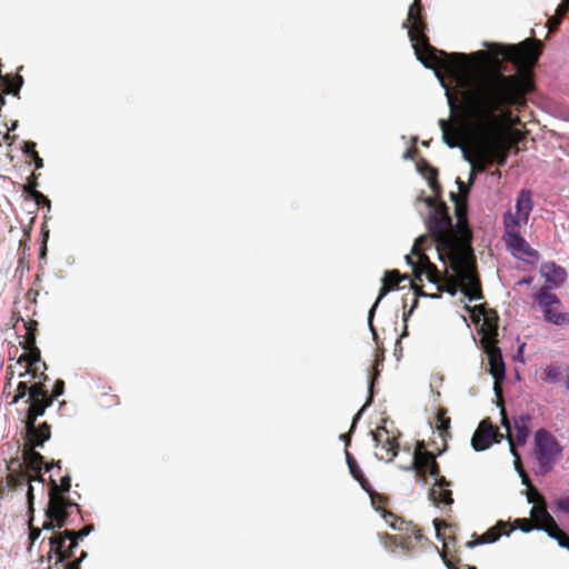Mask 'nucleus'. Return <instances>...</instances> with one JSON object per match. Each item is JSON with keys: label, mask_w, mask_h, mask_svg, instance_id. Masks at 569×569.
<instances>
[{"label": "nucleus", "mask_w": 569, "mask_h": 569, "mask_svg": "<svg viewBox=\"0 0 569 569\" xmlns=\"http://www.w3.org/2000/svg\"><path fill=\"white\" fill-rule=\"evenodd\" d=\"M540 254L539 252L531 248L530 244L527 247V249L523 251V259L527 264L536 266L539 261Z\"/></svg>", "instance_id": "c9c22d12"}, {"label": "nucleus", "mask_w": 569, "mask_h": 569, "mask_svg": "<svg viewBox=\"0 0 569 569\" xmlns=\"http://www.w3.org/2000/svg\"><path fill=\"white\" fill-rule=\"evenodd\" d=\"M557 543L560 548L569 550V542H566L561 538L557 541Z\"/></svg>", "instance_id": "338daca9"}, {"label": "nucleus", "mask_w": 569, "mask_h": 569, "mask_svg": "<svg viewBox=\"0 0 569 569\" xmlns=\"http://www.w3.org/2000/svg\"><path fill=\"white\" fill-rule=\"evenodd\" d=\"M495 536H499V538L502 536L501 533H497L493 529H489L487 530L483 535H482V538L481 539H485V538H493Z\"/></svg>", "instance_id": "bf43d9fd"}, {"label": "nucleus", "mask_w": 569, "mask_h": 569, "mask_svg": "<svg viewBox=\"0 0 569 569\" xmlns=\"http://www.w3.org/2000/svg\"><path fill=\"white\" fill-rule=\"evenodd\" d=\"M370 435L372 437V441L376 445V448L380 447V449L382 451H385L387 455L390 456L387 459V462H390L397 456L398 445L393 440H391L389 437H387V439L382 442V440L379 438V436L376 432L370 431Z\"/></svg>", "instance_id": "b1692460"}, {"label": "nucleus", "mask_w": 569, "mask_h": 569, "mask_svg": "<svg viewBox=\"0 0 569 569\" xmlns=\"http://www.w3.org/2000/svg\"><path fill=\"white\" fill-rule=\"evenodd\" d=\"M31 159H32V163H33L36 170H40L43 168V166H44L43 159L40 158L39 154L34 156Z\"/></svg>", "instance_id": "864d4df0"}, {"label": "nucleus", "mask_w": 569, "mask_h": 569, "mask_svg": "<svg viewBox=\"0 0 569 569\" xmlns=\"http://www.w3.org/2000/svg\"><path fill=\"white\" fill-rule=\"evenodd\" d=\"M457 56L466 62L469 60V57H473L477 60L476 63L478 67H482L488 63V57L483 51H475L471 54L457 53Z\"/></svg>", "instance_id": "72a5a7b5"}, {"label": "nucleus", "mask_w": 569, "mask_h": 569, "mask_svg": "<svg viewBox=\"0 0 569 569\" xmlns=\"http://www.w3.org/2000/svg\"><path fill=\"white\" fill-rule=\"evenodd\" d=\"M47 523L43 526L44 530L51 531L56 528H61L68 521L69 515L61 503L53 497H50L49 506L46 510Z\"/></svg>", "instance_id": "9d476101"}, {"label": "nucleus", "mask_w": 569, "mask_h": 569, "mask_svg": "<svg viewBox=\"0 0 569 569\" xmlns=\"http://www.w3.org/2000/svg\"><path fill=\"white\" fill-rule=\"evenodd\" d=\"M555 506L557 511L569 516V497L559 498Z\"/></svg>", "instance_id": "79ce46f5"}, {"label": "nucleus", "mask_w": 569, "mask_h": 569, "mask_svg": "<svg viewBox=\"0 0 569 569\" xmlns=\"http://www.w3.org/2000/svg\"><path fill=\"white\" fill-rule=\"evenodd\" d=\"M500 413H501V421H500V425L501 427L507 431L506 435H509V431L511 429V425H510V421L508 420V418L505 416L503 413V409L501 408L500 409Z\"/></svg>", "instance_id": "8fccbe9b"}, {"label": "nucleus", "mask_w": 569, "mask_h": 569, "mask_svg": "<svg viewBox=\"0 0 569 569\" xmlns=\"http://www.w3.org/2000/svg\"><path fill=\"white\" fill-rule=\"evenodd\" d=\"M47 387L42 383L29 385V382L20 381L17 385V395L13 401L23 399L27 397V401H30L39 391H43Z\"/></svg>", "instance_id": "412c9836"}, {"label": "nucleus", "mask_w": 569, "mask_h": 569, "mask_svg": "<svg viewBox=\"0 0 569 569\" xmlns=\"http://www.w3.org/2000/svg\"><path fill=\"white\" fill-rule=\"evenodd\" d=\"M380 372L378 369H376V372L375 375H370L368 377V380H367V388H368V396H367V400L366 402L363 403V406L358 410V412L353 416L352 418V422H351V427H350V431L347 432V433H341L339 436V439L341 441H343L346 443V446L348 447L349 443H350V440H351V432L355 431L356 429V426L357 423L359 422V420L361 419L362 415L366 412V410L371 406V403L373 402V398H375V392H373V386H375V382L376 380L378 379Z\"/></svg>", "instance_id": "1a4fd4ad"}, {"label": "nucleus", "mask_w": 569, "mask_h": 569, "mask_svg": "<svg viewBox=\"0 0 569 569\" xmlns=\"http://www.w3.org/2000/svg\"><path fill=\"white\" fill-rule=\"evenodd\" d=\"M486 49H493L497 48L498 50L495 52L497 56H505V52L501 50V44L497 42H490V41H482L481 43Z\"/></svg>", "instance_id": "de8ad7c7"}, {"label": "nucleus", "mask_w": 569, "mask_h": 569, "mask_svg": "<svg viewBox=\"0 0 569 569\" xmlns=\"http://www.w3.org/2000/svg\"><path fill=\"white\" fill-rule=\"evenodd\" d=\"M87 557L86 551H81L80 559L73 563H69L67 569H80V562Z\"/></svg>", "instance_id": "603ef678"}, {"label": "nucleus", "mask_w": 569, "mask_h": 569, "mask_svg": "<svg viewBox=\"0 0 569 569\" xmlns=\"http://www.w3.org/2000/svg\"><path fill=\"white\" fill-rule=\"evenodd\" d=\"M418 1L419 0H413V3L409 7L408 17L406 21L402 22V28L408 30V38L410 40L411 48L415 51L416 59L423 66V68L433 71V74L440 86L446 90L449 107L452 108L451 96L447 89L443 78L422 53V51H425L429 56H432L437 50L429 43V39L427 37L428 26L422 16V8L417 4Z\"/></svg>", "instance_id": "f03ea898"}, {"label": "nucleus", "mask_w": 569, "mask_h": 569, "mask_svg": "<svg viewBox=\"0 0 569 569\" xmlns=\"http://www.w3.org/2000/svg\"><path fill=\"white\" fill-rule=\"evenodd\" d=\"M36 147L37 143L31 140L23 141L21 146V152L28 158H33L34 156L38 154Z\"/></svg>", "instance_id": "58836bf2"}, {"label": "nucleus", "mask_w": 569, "mask_h": 569, "mask_svg": "<svg viewBox=\"0 0 569 569\" xmlns=\"http://www.w3.org/2000/svg\"><path fill=\"white\" fill-rule=\"evenodd\" d=\"M418 303H419V302H418V299H417V298H415V299H413V302H412L411 308H410L407 312H405V313H403V322H405V323H407L408 318L412 315L413 310L418 307ZM406 336H408V328H407V325H405V328H403V330H402V332H401L400 337H399V338L397 339V341H396L395 355L397 356V358H398V359H399V355L401 353V350H402V349H401V342H400V340H401L403 337H406Z\"/></svg>", "instance_id": "c756f323"}, {"label": "nucleus", "mask_w": 569, "mask_h": 569, "mask_svg": "<svg viewBox=\"0 0 569 569\" xmlns=\"http://www.w3.org/2000/svg\"><path fill=\"white\" fill-rule=\"evenodd\" d=\"M499 540V536H495L493 538H485V539H478L476 536H473V539L466 542V548L473 549L478 546H482L486 543H495Z\"/></svg>", "instance_id": "e433bc0d"}, {"label": "nucleus", "mask_w": 569, "mask_h": 569, "mask_svg": "<svg viewBox=\"0 0 569 569\" xmlns=\"http://www.w3.org/2000/svg\"><path fill=\"white\" fill-rule=\"evenodd\" d=\"M30 441L33 447L42 448L51 437L50 426L43 422L39 426L30 425L29 427Z\"/></svg>", "instance_id": "a211bd4d"}, {"label": "nucleus", "mask_w": 569, "mask_h": 569, "mask_svg": "<svg viewBox=\"0 0 569 569\" xmlns=\"http://www.w3.org/2000/svg\"><path fill=\"white\" fill-rule=\"evenodd\" d=\"M64 393V381L61 379L56 380L53 385V397L51 399H57Z\"/></svg>", "instance_id": "c03bdc74"}, {"label": "nucleus", "mask_w": 569, "mask_h": 569, "mask_svg": "<svg viewBox=\"0 0 569 569\" xmlns=\"http://www.w3.org/2000/svg\"><path fill=\"white\" fill-rule=\"evenodd\" d=\"M381 288L379 290V293H378V297L377 299L375 300V302L372 303V306L370 307L369 311H368V317H367V322H368V327H369V330L371 332V336H372V339L376 340L378 335H377V331L373 327V318H375V315H376V310L379 306V303L382 301V299L391 291V290H395L392 287H388L387 282L381 279Z\"/></svg>", "instance_id": "6ab92c4d"}, {"label": "nucleus", "mask_w": 569, "mask_h": 569, "mask_svg": "<svg viewBox=\"0 0 569 569\" xmlns=\"http://www.w3.org/2000/svg\"><path fill=\"white\" fill-rule=\"evenodd\" d=\"M553 289H550V286H542L535 295L533 300L537 306L540 308L542 316L552 311V307L561 306V301L559 297L551 292Z\"/></svg>", "instance_id": "ddd939ff"}, {"label": "nucleus", "mask_w": 569, "mask_h": 569, "mask_svg": "<svg viewBox=\"0 0 569 569\" xmlns=\"http://www.w3.org/2000/svg\"><path fill=\"white\" fill-rule=\"evenodd\" d=\"M568 9H569V2H561L560 4H558V7L556 9V14L558 17L552 20L556 27L560 24L561 18L567 13Z\"/></svg>", "instance_id": "a19ab883"}, {"label": "nucleus", "mask_w": 569, "mask_h": 569, "mask_svg": "<svg viewBox=\"0 0 569 569\" xmlns=\"http://www.w3.org/2000/svg\"><path fill=\"white\" fill-rule=\"evenodd\" d=\"M539 271L545 279V286H550V289H559L568 279L566 268L555 261L542 262Z\"/></svg>", "instance_id": "0eeeda50"}, {"label": "nucleus", "mask_w": 569, "mask_h": 569, "mask_svg": "<svg viewBox=\"0 0 569 569\" xmlns=\"http://www.w3.org/2000/svg\"><path fill=\"white\" fill-rule=\"evenodd\" d=\"M345 455H346V462H347L348 467L351 466L353 462H358L356 460V458L353 457V455L350 453L348 450H346Z\"/></svg>", "instance_id": "4d7b16f0"}, {"label": "nucleus", "mask_w": 569, "mask_h": 569, "mask_svg": "<svg viewBox=\"0 0 569 569\" xmlns=\"http://www.w3.org/2000/svg\"><path fill=\"white\" fill-rule=\"evenodd\" d=\"M461 279L470 289L478 290L479 281L473 270L466 268L461 271Z\"/></svg>", "instance_id": "2f4dec72"}, {"label": "nucleus", "mask_w": 569, "mask_h": 569, "mask_svg": "<svg viewBox=\"0 0 569 569\" xmlns=\"http://www.w3.org/2000/svg\"><path fill=\"white\" fill-rule=\"evenodd\" d=\"M47 369V366L44 362L41 361L39 358V352L37 351L36 355L30 356L29 358V366L28 368L19 373V377H26L28 375H31L33 378H43L44 381L49 380V377L46 376L44 370Z\"/></svg>", "instance_id": "aec40b11"}, {"label": "nucleus", "mask_w": 569, "mask_h": 569, "mask_svg": "<svg viewBox=\"0 0 569 569\" xmlns=\"http://www.w3.org/2000/svg\"><path fill=\"white\" fill-rule=\"evenodd\" d=\"M425 203L429 208L428 217L425 220L427 230L435 236L443 233L446 230V224L442 217L435 208L433 200L431 198H426Z\"/></svg>", "instance_id": "dca6fc26"}, {"label": "nucleus", "mask_w": 569, "mask_h": 569, "mask_svg": "<svg viewBox=\"0 0 569 569\" xmlns=\"http://www.w3.org/2000/svg\"><path fill=\"white\" fill-rule=\"evenodd\" d=\"M533 206L532 192L529 189H522L516 198L515 214L523 218L525 222H527Z\"/></svg>", "instance_id": "f3484780"}, {"label": "nucleus", "mask_w": 569, "mask_h": 569, "mask_svg": "<svg viewBox=\"0 0 569 569\" xmlns=\"http://www.w3.org/2000/svg\"><path fill=\"white\" fill-rule=\"evenodd\" d=\"M60 488L62 491V495H68L71 488V478L69 475L63 476L60 479Z\"/></svg>", "instance_id": "a18cd8bd"}, {"label": "nucleus", "mask_w": 569, "mask_h": 569, "mask_svg": "<svg viewBox=\"0 0 569 569\" xmlns=\"http://www.w3.org/2000/svg\"><path fill=\"white\" fill-rule=\"evenodd\" d=\"M29 237H30V231L27 232V237L24 239L20 240V247H22L23 250L29 249Z\"/></svg>", "instance_id": "052dcab7"}, {"label": "nucleus", "mask_w": 569, "mask_h": 569, "mask_svg": "<svg viewBox=\"0 0 569 569\" xmlns=\"http://www.w3.org/2000/svg\"><path fill=\"white\" fill-rule=\"evenodd\" d=\"M402 158H403L405 160H411V159L413 158V153H412V151H411L410 149H407V150L403 152Z\"/></svg>", "instance_id": "69168bd1"}, {"label": "nucleus", "mask_w": 569, "mask_h": 569, "mask_svg": "<svg viewBox=\"0 0 569 569\" xmlns=\"http://www.w3.org/2000/svg\"><path fill=\"white\" fill-rule=\"evenodd\" d=\"M463 200L460 199L459 193L455 191L449 192V199L455 204V213L458 220V223L465 222L467 218V210H468V199L463 198Z\"/></svg>", "instance_id": "393cba45"}, {"label": "nucleus", "mask_w": 569, "mask_h": 569, "mask_svg": "<svg viewBox=\"0 0 569 569\" xmlns=\"http://www.w3.org/2000/svg\"><path fill=\"white\" fill-rule=\"evenodd\" d=\"M7 487L10 491H23L27 487V506H28V512L33 511L34 506V493H33V487L30 483L29 480H27L23 476L20 475H11L7 479Z\"/></svg>", "instance_id": "4468645a"}, {"label": "nucleus", "mask_w": 569, "mask_h": 569, "mask_svg": "<svg viewBox=\"0 0 569 569\" xmlns=\"http://www.w3.org/2000/svg\"><path fill=\"white\" fill-rule=\"evenodd\" d=\"M532 280V277H525L517 282V286H530Z\"/></svg>", "instance_id": "13d9d810"}, {"label": "nucleus", "mask_w": 569, "mask_h": 569, "mask_svg": "<svg viewBox=\"0 0 569 569\" xmlns=\"http://www.w3.org/2000/svg\"><path fill=\"white\" fill-rule=\"evenodd\" d=\"M532 418L529 413H521L513 418V427L516 430L515 442L518 447H523L532 431L531 427Z\"/></svg>", "instance_id": "2eb2a0df"}, {"label": "nucleus", "mask_w": 569, "mask_h": 569, "mask_svg": "<svg viewBox=\"0 0 569 569\" xmlns=\"http://www.w3.org/2000/svg\"><path fill=\"white\" fill-rule=\"evenodd\" d=\"M28 403L27 418L30 425H33L39 417L46 413V410L52 406L53 399L49 395L48 388L43 391H39L34 398Z\"/></svg>", "instance_id": "6e6552de"}, {"label": "nucleus", "mask_w": 569, "mask_h": 569, "mask_svg": "<svg viewBox=\"0 0 569 569\" xmlns=\"http://www.w3.org/2000/svg\"><path fill=\"white\" fill-rule=\"evenodd\" d=\"M563 386H565V389L567 391H569V369H568V373H567V376L565 378Z\"/></svg>", "instance_id": "774afa93"}, {"label": "nucleus", "mask_w": 569, "mask_h": 569, "mask_svg": "<svg viewBox=\"0 0 569 569\" xmlns=\"http://www.w3.org/2000/svg\"><path fill=\"white\" fill-rule=\"evenodd\" d=\"M537 531L545 532L550 539L558 541L560 537L550 528L543 526H535Z\"/></svg>", "instance_id": "49530a36"}, {"label": "nucleus", "mask_w": 569, "mask_h": 569, "mask_svg": "<svg viewBox=\"0 0 569 569\" xmlns=\"http://www.w3.org/2000/svg\"><path fill=\"white\" fill-rule=\"evenodd\" d=\"M543 320L547 323H551L557 327L569 325V312L551 311L543 316Z\"/></svg>", "instance_id": "cd10ccee"}, {"label": "nucleus", "mask_w": 569, "mask_h": 569, "mask_svg": "<svg viewBox=\"0 0 569 569\" xmlns=\"http://www.w3.org/2000/svg\"><path fill=\"white\" fill-rule=\"evenodd\" d=\"M93 530V526H87L77 532L64 531L63 533L50 537V546L64 551L63 555H57V562L63 563L67 557H71L74 549H77L79 541L89 536Z\"/></svg>", "instance_id": "423d86ee"}, {"label": "nucleus", "mask_w": 569, "mask_h": 569, "mask_svg": "<svg viewBox=\"0 0 569 569\" xmlns=\"http://www.w3.org/2000/svg\"><path fill=\"white\" fill-rule=\"evenodd\" d=\"M442 142L449 148V149H457L460 147V142L456 141L453 138L450 137L449 131L443 130L442 133Z\"/></svg>", "instance_id": "37998d69"}, {"label": "nucleus", "mask_w": 569, "mask_h": 569, "mask_svg": "<svg viewBox=\"0 0 569 569\" xmlns=\"http://www.w3.org/2000/svg\"><path fill=\"white\" fill-rule=\"evenodd\" d=\"M525 343H521L517 350V353L513 356L515 360H518V361H521L523 362V349H525Z\"/></svg>", "instance_id": "5fc2aeb1"}, {"label": "nucleus", "mask_w": 569, "mask_h": 569, "mask_svg": "<svg viewBox=\"0 0 569 569\" xmlns=\"http://www.w3.org/2000/svg\"><path fill=\"white\" fill-rule=\"evenodd\" d=\"M522 222H525L523 218H521V217H519L517 214H512L510 209H508L503 213V228H505V232H508V231H519L518 229L520 228Z\"/></svg>", "instance_id": "a878e982"}, {"label": "nucleus", "mask_w": 569, "mask_h": 569, "mask_svg": "<svg viewBox=\"0 0 569 569\" xmlns=\"http://www.w3.org/2000/svg\"><path fill=\"white\" fill-rule=\"evenodd\" d=\"M562 450V446L549 430L546 428L537 429L533 433L532 449L533 458L538 465L533 470L535 475L545 477L552 472Z\"/></svg>", "instance_id": "20e7f679"}, {"label": "nucleus", "mask_w": 569, "mask_h": 569, "mask_svg": "<svg viewBox=\"0 0 569 569\" xmlns=\"http://www.w3.org/2000/svg\"><path fill=\"white\" fill-rule=\"evenodd\" d=\"M475 179H476L475 166L471 167L467 184L462 180H460L459 178L456 179V183L458 186L460 196H462L466 199H469L471 189H472L473 183H475Z\"/></svg>", "instance_id": "c85d7f7f"}, {"label": "nucleus", "mask_w": 569, "mask_h": 569, "mask_svg": "<svg viewBox=\"0 0 569 569\" xmlns=\"http://www.w3.org/2000/svg\"><path fill=\"white\" fill-rule=\"evenodd\" d=\"M502 241L506 246V250L515 259H523V251L529 246V242L522 237L520 231L503 232Z\"/></svg>", "instance_id": "9b49d317"}, {"label": "nucleus", "mask_w": 569, "mask_h": 569, "mask_svg": "<svg viewBox=\"0 0 569 569\" xmlns=\"http://www.w3.org/2000/svg\"><path fill=\"white\" fill-rule=\"evenodd\" d=\"M489 362V373L495 381H502L506 379V365L502 351L498 346H493L486 351Z\"/></svg>", "instance_id": "f8f14e48"}, {"label": "nucleus", "mask_w": 569, "mask_h": 569, "mask_svg": "<svg viewBox=\"0 0 569 569\" xmlns=\"http://www.w3.org/2000/svg\"><path fill=\"white\" fill-rule=\"evenodd\" d=\"M349 472L352 478L360 485L362 490L366 491L371 498L373 495H377L358 462H353L351 466H349Z\"/></svg>", "instance_id": "5701e85b"}, {"label": "nucleus", "mask_w": 569, "mask_h": 569, "mask_svg": "<svg viewBox=\"0 0 569 569\" xmlns=\"http://www.w3.org/2000/svg\"><path fill=\"white\" fill-rule=\"evenodd\" d=\"M405 261H406L407 266H409L412 269V271H416V266H418V264L413 261V259L410 257V254L405 256Z\"/></svg>", "instance_id": "6e6d98bb"}, {"label": "nucleus", "mask_w": 569, "mask_h": 569, "mask_svg": "<svg viewBox=\"0 0 569 569\" xmlns=\"http://www.w3.org/2000/svg\"><path fill=\"white\" fill-rule=\"evenodd\" d=\"M438 124H439V127H440L442 132H443V130L449 131V129H448V121L446 119H439Z\"/></svg>", "instance_id": "e2e57ef3"}, {"label": "nucleus", "mask_w": 569, "mask_h": 569, "mask_svg": "<svg viewBox=\"0 0 569 569\" xmlns=\"http://www.w3.org/2000/svg\"><path fill=\"white\" fill-rule=\"evenodd\" d=\"M532 89L533 81L526 70L513 76L483 73L473 87L476 112L480 118L491 120L506 108H519Z\"/></svg>", "instance_id": "f257e3e1"}, {"label": "nucleus", "mask_w": 569, "mask_h": 569, "mask_svg": "<svg viewBox=\"0 0 569 569\" xmlns=\"http://www.w3.org/2000/svg\"><path fill=\"white\" fill-rule=\"evenodd\" d=\"M459 291L465 297L463 303H465V310L467 312H471V307L468 306V302H473V301H478V300L482 299V295L480 292H473V291L467 290V289H461Z\"/></svg>", "instance_id": "f704fd0d"}, {"label": "nucleus", "mask_w": 569, "mask_h": 569, "mask_svg": "<svg viewBox=\"0 0 569 569\" xmlns=\"http://www.w3.org/2000/svg\"><path fill=\"white\" fill-rule=\"evenodd\" d=\"M430 247V239L427 234H420L416 238L412 248L411 254L418 257L419 259H426L422 252Z\"/></svg>", "instance_id": "bb28decb"}, {"label": "nucleus", "mask_w": 569, "mask_h": 569, "mask_svg": "<svg viewBox=\"0 0 569 569\" xmlns=\"http://www.w3.org/2000/svg\"><path fill=\"white\" fill-rule=\"evenodd\" d=\"M383 279L387 283H391L392 288L396 289V287L408 279V277L406 274H401L398 270L396 269H392V270H387L385 271V274L383 277L381 278Z\"/></svg>", "instance_id": "7c9ffc66"}, {"label": "nucleus", "mask_w": 569, "mask_h": 569, "mask_svg": "<svg viewBox=\"0 0 569 569\" xmlns=\"http://www.w3.org/2000/svg\"><path fill=\"white\" fill-rule=\"evenodd\" d=\"M59 503H61L63 506V508L66 509V512L69 515V511L71 509H77L79 510V505L76 503L70 497H68L67 495H62L61 497H53Z\"/></svg>", "instance_id": "4c0bfd02"}, {"label": "nucleus", "mask_w": 569, "mask_h": 569, "mask_svg": "<svg viewBox=\"0 0 569 569\" xmlns=\"http://www.w3.org/2000/svg\"><path fill=\"white\" fill-rule=\"evenodd\" d=\"M417 171L428 180V184L433 191H437L440 188L439 182L437 181L438 170L428 161H419L417 163Z\"/></svg>", "instance_id": "4be33fe9"}, {"label": "nucleus", "mask_w": 569, "mask_h": 569, "mask_svg": "<svg viewBox=\"0 0 569 569\" xmlns=\"http://www.w3.org/2000/svg\"><path fill=\"white\" fill-rule=\"evenodd\" d=\"M506 440L509 445V452L513 457L515 470L521 479V483L527 487L526 499L529 505L535 503V495L539 492L531 487L530 480L519 463V453L517 452L513 440L509 435H503L498 431L488 418L482 419L471 437V447L476 452H482L489 449L493 443H500Z\"/></svg>", "instance_id": "7ed1b4c3"}, {"label": "nucleus", "mask_w": 569, "mask_h": 569, "mask_svg": "<svg viewBox=\"0 0 569 569\" xmlns=\"http://www.w3.org/2000/svg\"><path fill=\"white\" fill-rule=\"evenodd\" d=\"M400 468L406 471L423 469L431 477H435V485L429 490L428 497L436 507H450L453 503L452 491L449 489L450 482L443 476H438L439 466L436 462L421 461V458L415 453L411 463Z\"/></svg>", "instance_id": "39448f33"}, {"label": "nucleus", "mask_w": 569, "mask_h": 569, "mask_svg": "<svg viewBox=\"0 0 569 569\" xmlns=\"http://www.w3.org/2000/svg\"><path fill=\"white\" fill-rule=\"evenodd\" d=\"M457 149H459L461 151V157H462L463 161H466L471 167H473L475 161H473L472 157L470 156V153L468 152V150L466 149V147L460 143V147H458Z\"/></svg>", "instance_id": "09e8293b"}, {"label": "nucleus", "mask_w": 569, "mask_h": 569, "mask_svg": "<svg viewBox=\"0 0 569 569\" xmlns=\"http://www.w3.org/2000/svg\"><path fill=\"white\" fill-rule=\"evenodd\" d=\"M47 256V246H46V242L41 246L40 250H39V258L40 259H44Z\"/></svg>", "instance_id": "0e129e2a"}, {"label": "nucleus", "mask_w": 569, "mask_h": 569, "mask_svg": "<svg viewBox=\"0 0 569 569\" xmlns=\"http://www.w3.org/2000/svg\"><path fill=\"white\" fill-rule=\"evenodd\" d=\"M538 513L541 520H543L545 522L549 523L552 521L551 515L546 509L538 510Z\"/></svg>", "instance_id": "3c124183"}, {"label": "nucleus", "mask_w": 569, "mask_h": 569, "mask_svg": "<svg viewBox=\"0 0 569 569\" xmlns=\"http://www.w3.org/2000/svg\"><path fill=\"white\" fill-rule=\"evenodd\" d=\"M31 199L36 202V206L37 207H40V206H47L48 209L50 210L51 208V201L50 199L44 196L42 192L40 191H34L31 196Z\"/></svg>", "instance_id": "ea45409f"}, {"label": "nucleus", "mask_w": 569, "mask_h": 569, "mask_svg": "<svg viewBox=\"0 0 569 569\" xmlns=\"http://www.w3.org/2000/svg\"><path fill=\"white\" fill-rule=\"evenodd\" d=\"M412 272H413L416 280H419V281L422 280V276L425 274V271L422 269H420L418 266H416V271H412Z\"/></svg>", "instance_id": "680f3d73"}, {"label": "nucleus", "mask_w": 569, "mask_h": 569, "mask_svg": "<svg viewBox=\"0 0 569 569\" xmlns=\"http://www.w3.org/2000/svg\"><path fill=\"white\" fill-rule=\"evenodd\" d=\"M542 380L546 383L556 385L560 382V372L555 367H546L543 370Z\"/></svg>", "instance_id": "473e14b6"}]
</instances>
